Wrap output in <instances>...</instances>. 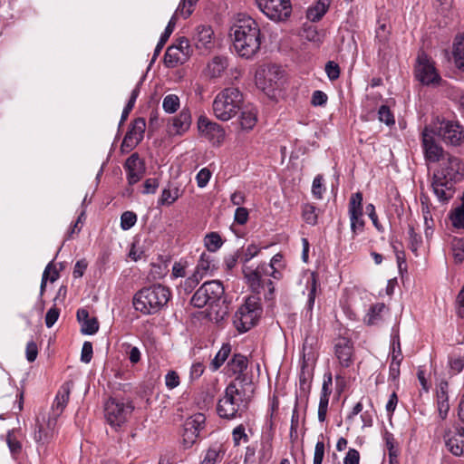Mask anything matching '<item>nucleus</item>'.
Returning a JSON list of instances; mask_svg holds the SVG:
<instances>
[{
  "label": "nucleus",
  "instance_id": "412c9836",
  "mask_svg": "<svg viewBox=\"0 0 464 464\" xmlns=\"http://www.w3.org/2000/svg\"><path fill=\"white\" fill-rule=\"evenodd\" d=\"M192 41L200 52H210L214 47V32L208 25H198L195 28Z\"/></svg>",
  "mask_w": 464,
  "mask_h": 464
},
{
  "label": "nucleus",
  "instance_id": "9d476101",
  "mask_svg": "<svg viewBox=\"0 0 464 464\" xmlns=\"http://www.w3.org/2000/svg\"><path fill=\"white\" fill-rule=\"evenodd\" d=\"M217 268L214 257L210 254L202 253L193 274L184 281L185 291L191 292L203 277L212 275Z\"/></svg>",
  "mask_w": 464,
  "mask_h": 464
},
{
  "label": "nucleus",
  "instance_id": "bf43d9fd",
  "mask_svg": "<svg viewBox=\"0 0 464 464\" xmlns=\"http://www.w3.org/2000/svg\"><path fill=\"white\" fill-rule=\"evenodd\" d=\"M323 181L324 179L322 175H317L313 181L312 192L313 195L318 199L322 198L323 193L324 191Z\"/></svg>",
  "mask_w": 464,
  "mask_h": 464
},
{
  "label": "nucleus",
  "instance_id": "6ab92c4d",
  "mask_svg": "<svg viewBox=\"0 0 464 464\" xmlns=\"http://www.w3.org/2000/svg\"><path fill=\"white\" fill-rule=\"evenodd\" d=\"M145 129V120L143 118L135 119L122 140L121 150L130 151L134 149L142 140Z\"/></svg>",
  "mask_w": 464,
  "mask_h": 464
},
{
  "label": "nucleus",
  "instance_id": "4be33fe9",
  "mask_svg": "<svg viewBox=\"0 0 464 464\" xmlns=\"http://www.w3.org/2000/svg\"><path fill=\"white\" fill-rule=\"evenodd\" d=\"M127 180L130 185L138 183L145 174V164L137 153L131 154L124 163Z\"/></svg>",
  "mask_w": 464,
  "mask_h": 464
},
{
  "label": "nucleus",
  "instance_id": "ddd939ff",
  "mask_svg": "<svg viewBox=\"0 0 464 464\" xmlns=\"http://www.w3.org/2000/svg\"><path fill=\"white\" fill-rule=\"evenodd\" d=\"M198 134L207 139L212 145L219 146L223 143L226 136L223 127L207 116L200 115L197 121Z\"/></svg>",
  "mask_w": 464,
  "mask_h": 464
},
{
  "label": "nucleus",
  "instance_id": "de8ad7c7",
  "mask_svg": "<svg viewBox=\"0 0 464 464\" xmlns=\"http://www.w3.org/2000/svg\"><path fill=\"white\" fill-rule=\"evenodd\" d=\"M392 360L402 361L400 336L398 332H393L392 335Z\"/></svg>",
  "mask_w": 464,
  "mask_h": 464
},
{
  "label": "nucleus",
  "instance_id": "c85d7f7f",
  "mask_svg": "<svg viewBox=\"0 0 464 464\" xmlns=\"http://www.w3.org/2000/svg\"><path fill=\"white\" fill-rule=\"evenodd\" d=\"M330 5V0H318L306 11V17L311 22H317L325 14Z\"/></svg>",
  "mask_w": 464,
  "mask_h": 464
},
{
  "label": "nucleus",
  "instance_id": "c756f323",
  "mask_svg": "<svg viewBox=\"0 0 464 464\" xmlns=\"http://www.w3.org/2000/svg\"><path fill=\"white\" fill-rule=\"evenodd\" d=\"M257 121V111L254 107H245L240 114V125L243 130H252Z\"/></svg>",
  "mask_w": 464,
  "mask_h": 464
},
{
  "label": "nucleus",
  "instance_id": "ea45409f",
  "mask_svg": "<svg viewBox=\"0 0 464 464\" xmlns=\"http://www.w3.org/2000/svg\"><path fill=\"white\" fill-rule=\"evenodd\" d=\"M204 245L209 252H216L223 245L220 236L216 232H211L206 235L204 238Z\"/></svg>",
  "mask_w": 464,
  "mask_h": 464
},
{
  "label": "nucleus",
  "instance_id": "7ed1b4c3",
  "mask_svg": "<svg viewBox=\"0 0 464 464\" xmlns=\"http://www.w3.org/2000/svg\"><path fill=\"white\" fill-rule=\"evenodd\" d=\"M247 407V399L243 387L231 382L225 390V394L218 400L217 412L220 418L232 420L240 417Z\"/></svg>",
  "mask_w": 464,
  "mask_h": 464
},
{
  "label": "nucleus",
  "instance_id": "f3484780",
  "mask_svg": "<svg viewBox=\"0 0 464 464\" xmlns=\"http://www.w3.org/2000/svg\"><path fill=\"white\" fill-rule=\"evenodd\" d=\"M348 214L353 234L356 235L358 232H362L365 223L362 218V194L361 192H356L351 196L348 206Z\"/></svg>",
  "mask_w": 464,
  "mask_h": 464
},
{
  "label": "nucleus",
  "instance_id": "f704fd0d",
  "mask_svg": "<svg viewBox=\"0 0 464 464\" xmlns=\"http://www.w3.org/2000/svg\"><path fill=\"white\" fill-rule=\"evenodd\" d=\"M453 58L456 66L464 71V34L455 39Z\"/></svg>",
  "mask_w": 464,
  "mask_h": 464
},
{
  "label": "nucleus",
  "instance_id": "c9c22d12",
  "mask_svg": "<svg viewBox=\"0 0 464 464\" xmlns=\"http://www.w3.org/2000/svg\"><path fill=\"white\" fill-rule=\"evenodd\" d=\"M53 261H51L46 266V267L43 273L41 286H40V295H43V294L45 290L47 280H50L52 283H53L59 278V272L53 266Z\"/></svg>",
  "mask_w": 464,
  "mask_h": 464
},
{
  "label": "nucleus",
  "instance_id": "bb28decb",
  "mask_svg": "<svg viewBox=\"0 0 464 464\" xmlns=\"http://www.w3.org/2000/svg\"><path fill=\"white\" fill-rule=\"evenodd\" d=\"M71 388L68 383H64L59 392L56 394V397L54 399L52 410H53V416L56 417V419L59 417V415L63 411L64 408L66 407L69 397H70Z\"/></svg>",
  "mask_w": 464,
  "mask_h": 464
},
{
  "label": "nucleus",
  "instance_id": "6e6552de",
  "mask_svg": "<svg viewBox=\"0 0 464 464\" xmlns=\"http://www.w3.org/2000/svg\"><path fill=\"white\" fill-rule=\"evenodd\" d=\"M434 131L431 128L425 126L421 132V147L424 159L428 163H439L445 157L447 158L450 155L437 141L438 137Z\"/></svg>",
  "mask_w": 464,
  "mask_h": 464
},
{
  "label": "nucleus",
  "instance_id": "9b49d317",
  "mask_svg": "<svg viewBox=\"0 0 464 464\" xmlns=\"http://www.w3.org/2000/svg\"><path fill=\"white\" fill-rule=\"evenodd\" d=\"M259 10L269 19L274 21H284L292 13L290 0H256Z\"/></svg>",
  "mask_w": 464,
  "mask_h": 464
},
{
  "label": "nucleus",
  "instance_id": "dca6fc26",
  "mask_svg": "<svg viewBox=\"0 0 464 464\" xmlns=\"http://www.w3.org/2000/svg\"><path fill=\"white\" fill-rule=\"evenodd\" d=\"M281 72L276 66H271L267 69H260L256 72V85L258 89L270 95L278 88V81Z\"/></svg>",
  "mask_w": 464,
  "mask_h": 464
},
{
  "label": "nucleus",
  "instance_id": "2eb2a0df",
  "mask_svg": "<svg viewBox=\"0 0 464 464\" xmlns=\"http://www.w3.org/2000/svg\"><path fill=\"white\" fill-rule=\"evenodd\" d=\"M433 173H442V176L450 180L459 182L464 177V166L458 157L450 154L439 162Z\"/></svg>",
  "mask_w": 464,
  "mask_h": 464
},
{
  "label": "nucleus",
  "instance_id": "473e14b6",
  "mask_svg": "<svg viewBox=\"0 0 464 464\" xmlns=\"http://www.w3.org/2000/svg\"><path fill=\"white\" fill-rule=\"evenodd\" d=\"M231 353V345L229 343H224L216 356L213 358L209 364V368L212 372L218 371L223 363L227 361Z\"/></svg>",
  "mask_w": 464,
  "mask_h": 464
},
{
  "label": "nucleus",
  "instance_id": "b1692460",
  "mask_svg": "<svg viewBox=\"0 0 464 464\" xmlns=\"http://www.w3.org/2000/svg\"><path fill=\"white\" fill-rule=\"evenodd\" d=\"M191 122V111L188 108L185 107L172 119V122L169 127V131L172 135L181 136L189 130Z\"/></svg>",
  "mask_w": 464,
  "mask_h": 464
},
{
  "label": "nucleus",
  "instance_id": "20e7f679",
  "mask_svg": "<svg viewBox=\"0 0 464 464\" xmlns=\"http://www.w3.org/2000/svg\"><path fill=\"white\" fill-rule=\"evenodd\" d=\"M243 94L237 88H226L213 101L214 115L220 121L232 119L241 109Z\"/></svg>",
  "mask_w": 464,
  "mask_h": 464
},
{
  "label": "nucleus",
  "instance_id": "2f4dec72",
  "mask_svg": "<svg viewBox=\"0 0 464 464\" xmlns=\"http://www.w3.org/2000/svg\"><path fill=\"white\" fill-rule=\"evenodd\" d=\"M389 34L390 31L386 24H380L376 29L375 41L378 44L379 54L385 53L388 49Z\"/></svg>",
  "mask_w": 464,
  "mask_h": 464
},
{
  "label": "nucleus",
  "instance_id": "603ef678",
  "mask_svg": "<svg viewBox=\"0 0 464 464\" xmlns=\"http://www.w3.org/2000/svg\"><path fill=\"white\" fill-rule=\"evenodd\" d=\"M303 218L307 224L315 225L317 222V214L315 207L306 204L303 208Z\"/></svg>",
  "mask_w": 464,
  "mask_h": 464
},
{
  "label": "nucleus",
  "instance_id": "e433bc0d",
  "mask_svg": "<svg viewBox=\"0 0 464 464\" xmlns=\"http://www.w3.org/2000/svg\"><path fill=\"white\" fill-rule=\"evenodd\" d=\"M386 310V306L383 303H378L372 305L366 314L365 322L367 324H374L379 319H381L382 314Z\"/></svg>",
  "mask_w": 464,
  "mask_h": 464
},
{
  "label": "nucleus",
  "instance_id": "5fc2aeb1",
  "mask_svg": "<svg viewBox=\"0 0 464 464\" xmlns=\"http://www.w3.org/2000/svg\"><path fill=\"white\" fill-rule=\"evenodd\" d=\"M449 410L450 405L448 396L445 392H441V393L438 394V411L441 419H445L447 417Z\"/></svg>",
  "mask_w": 464,
  "mask_h": 464
},
{
  "label": "nucleus",
  "instance_id": "39448f33",
  "mask_svg": "<svg viewBox=\"0 0 464 464\" xmlns=\"http://www.w3.org/2000/svg\"><path fill=\"white\" fill-rule=\"evenodd\" d=\"M262 309L255 297H249L233 316V324L239 333L250 330L257 322Z\"/></svg>",
  "mask_w": 464,
  "mask_h": 464
},
{
  "label": "nucleus",
  "instance_id": "0e129e2a",
  "mask_svg": "<svg viewBox=\"0 0 464 464\" xmlns=\"http://www.w3.org/2000/svg\"><path fill=\"white\" fill-rule=\"evenodd\" d=\"M315 343V339L314 337L307 336L303 343V356L304 360L307 358V360H310L313 358V345Z\"/></svg>",
  "mask_w": 464,
  "mask_h": 464
},
{
  "label": "nucleus",
  "instance_id": "6e6d98bb",
  "mask_svg": "<svg viewBox=\"0 0 464 464\" xmlns=\"http://www.w3.org/2000/svg\"><path fill=\"white\" fill-rule=\"evenodd\" d=\"M221 459L220 450L217 448H210L206 452L201 464H216Z\"/></svg>",
  "mask_w": 464,
  "mask_h": 464
},
{
  "label": "nucleus",
  "instance_id": "393cba45",
  "mask_svg": "<svg viewBox=\"0 0 464 464\" xmlns=\"http://www.w3.org/2000/svg\"><path fill=\"white\" fill-rule=\"evenodd\" d=\"M56 417H49L44 423H38L34 431V440L40 444L48 443L56 433Z\"/></svg>",
  "mask_w": 464,
  "mask_h": 464
},
{
  "label": "nucleus",
  "instance_id": "864d4df0",
  "mask_svg": "<svg viewBox=\"0 0 464 464\" xmlns=\"http://www.w3.org/2000/svg\"><path fill=\"white\" fill-rule=\"evenodd\" d=\"M6 443L13 455L19 454L22 450L20 441L14 437V431H8L6 435Z\"/></svg>",
  "mask_w": 464,
  "mask_h": 464
},
{
  "label": "nucleus",
  "instance_id": "37998d69",
  "mask_svg": "<svg viewBox=\"0 0 464 464\" xmlns=\"http://www.w3.org/2000/svg\"><path fill=\"white\" fill-rule=\"evenodd\" d=\"M206 418L202 413H197L188 417L185 421V427L189 429L196 428V431H199L203 429Z\"/></svg>",
  "mask_w": 464,
  "mask_h": 464
},
{
  "label": "nucleus",
  "instance_id": "72a5a7b5",
  "mask_svg": "<svg viewBox=\"0 0 464 464\" xmlns=\"http://www.w3.org/2000/svg\"><path fill=\"white\" fill-rule=\"evenodd\" d=\"M179 18L176 17L175 15H172L168 25L166 26L165 28V31L163 32V34H161L160 38V41L154 50V55H153V59L152 60H155L156 57L159 55V53L161 52L163 46L165 45V44L167 43V41L169 40L170 34H172L174 28H175V25H176V22Z\"/></svg>",
  "mask_w": 464,
  "mask_h": 464
},
{
  "label": "nucleus",
  "instance_id": "3c124183",
  "mask_svg": "<svg viewBox=\"0 0 464 464\" xmlns=\"http://www.w3.org/2000/svg\"><path fill=\"white\" fill-rule=\"evenodd\" d=\"M199 433L196 431V428L189 429V427L184 426V431L182 434L183 443L188 448L191 447L197 440Z\"/></svg>",
  "mask_w": 464,
  "mask_h": 464
},
{
  "label": "nucleus",
  "instance_id": "a878e982",
  "mask_svg": "<svg viewBox=\"0 0 464 464\" xmlns=\"http://www.w3.org/2000/svg\"><path fill=\"white\" fill-rule=\"evenodd\" d=\"M228 66L227 58L221 55L214 56L204 69V74L210 79L220 78Z\"/></svg>",
  "mask_w": 464,
  "mask_h": 464
},
{
  "label": "nucleus",
  "instance_id": "680f3d73",
  "mask_svg": "<svg viewBox=\"0 0 464 464\" xmlns=\"http://www.w3.org/2000/svg\"><path fill=\"white\" fill-rule=\"evenodd\" d=\"M173 45H176L181 53L185 54L188 58L190 57L192 53V49L188 38L180 37L177 40L175 44H173Z\"/></svg>",
  "mask_w": 464,
  "mask_h": 464
},
{
  "label": "nucleus",
  "instance_id": "4d7b16f0",
  "mask_svg": "<svg viewBox=\"0 0 464 464\" xmlns=\"http://www.w3.org/2000/svg\"><path fill=\"white\" fill-rule=\"evenodd\" d=\"M246 277L253 288H256L262 283H265V279L262 277L259 266H257L256 270L251 271L249 274H246Z\"/></svg>",
  "mask_w": 464,
  "mask_h": 464
},
{
  "label": "nucleus",
  "instance_id": "4c0bfd02",
  "mask_svg": "<svg viewBox=\"0 0 464 464\" xmlns=\"http://www.w3.org/2000/svg\"><path fill=\"white\" fill-rule=\"evenodd\" d=\"M198 0H181L173 15L184 19L193 13V7Z\"/></svg>",
  "mask_w": 464,
  "mask_h": 464
},
{
  "label": "nucleus",
  "instance_id": "052dcab7",
  "mask_svg": "<svg viewBox=\"0 0 464 464\" xmlns=\"http://www.w3.org/2000/svg\"><path fill=\"white\" fill-rule=\"evenodd\" d=\"M409 240H410V248L412 252H417L418 248L421 245V237L419 234H417L413 228V227H409Z\"/></svg>",
  "mask_w": 464,
  "mask_h": 464
},
{
  "label": "nucleus",
  "instance_id": "f8f14e48",
  "mask_svg": "<svg viewBox=\"0 0 464 464\" xmlns=\"http://www.w3.org/2000/svg\"><path fill=\"white\" fill-rule=\"evenodd\" d=\"M443 440L447 450L456 457H464V426L452 423L445 428Z\"/></svg>",
  "mask_w": 464,
  "mask_h": 464
},
{
  "label": "nucleus",
  "instance_id": "cd10ccee",
  "mask_svg": "<svg viewBox=\"0 0 464 464\" xmlns=\"http://www.w3.org/2000/svg\"><path fill=\"white\" fill-rule=\"evenodd\" d=\"M189 58L185 54L181 53L177 48L176 45H171L168 47L165 56L164 62L167 67L173 68L178 66L179 64L185 63Z\"/></svg>",
  "mask_w": 464,
  "mask_h": 464
},
{
  "label": "nucleus",
  "instance_id": "a18cd8bd",
  "mask_svg": "<svg viewBox=\"0 0 464 464\" xmlns=\"http://www.w3.org/2000/svg\"><path fill=\"white\" fill-rule=\"evenodd\" d=\"M303 37L316 44H320L323 41V34L314 25H308L304 28Z\"/></svg>",
  "mask_w": 464,
  "mask_h": 464
},
{
  "label": "nucleus",
  "instance_id": "79ce46f5",
  "mask_svg": "<svg viewBox=\"0 0 464 464\" xmlns=\"http://www.w3.org/2000/svg\"><path fill=\"white\" fill-rule=\"evenodd\" d=\"M451 249L455 261L461 263L464 260V239L454 238L451 242Z\"/></svg>",
  "mask_w": 464,
  "mask_h": 464
},
{
  "label": "nucleus",
  "instance_id": "423d86ee",
  "mask_svg": "<svg viewBox=\"0 0 464 464\" xmlns=\"http://www.w3.org/2000/svg\"><path fill=\"white\" fill-rule=\"evenodd\" d=\"M427 127L435 130V135L448 145L460 146L464 141V129L458 121L443 120Z\"/></svg>",
  "mask_w": 464,
  "mask_h": 464
},
{
  "label": "nucleus",
  "instance_id": "7c9ffc66",
  "mask_svg": "<svg viewBox=\"0 0 464 464\" xmlns=\"http://www.w3.org/2000/svg\"><path fill=\"white\" fill-rule=\"evenodd\" d=\"M308 284L310 285V288L307 295V303L305 305V316L309 319H312L313 316V308L314 305V301L317 294V279L314 273L311 275L310 279L308 280Z\"/></svg>",
  "mask_w": 464,
  "mask_h": 464
},
{
  "label": "nucleus",
  "instance_id": "13d9d810",
  "mask_svg": "<svg viewBox=\"0 0 464 464\" xmlns=\"http://www.w3.org/2000/svg\"><path fill=\"white\" fill-rule=\"evenodd\" d=\"M325 72L330 81H335L340 76V67L334 61H329L325 64Z\"/></svg>",
  "mask_w": 464,
  "mask_h": 464
},
{
  "label": "nucleus",
  "instance_id": "338daca9",
  "mask_svg": "<svg viewBox=\"0 0 464 464\" xmlns=\"http://www.w3.org/2000/svg\"><path fill=\"white\" fill-rule=\"evenodd\" d=\"M167 388L172 390L179 385V376L175 371L169 372L165 376Z\"/></svg>",
  "mask_w": 464,
  "mask_h": 464
},
{
  "label": "nucleus",
  "instance_id": "f257e3e1",
  "mask_svg": "<svg viewBox=\"0 0 464 464\" xmlns=\"http://www.w3.org/2000/svg\"><path fill=\"white\" fill-rule=\"evenodd\" d=\"M229 35L240 57L251 59L259 52L263 37L258 24L252 17L239 14L230 27Z\"/></svg>",
  "mask_w": 464,
  "mask_h": 464
},
{
  "label": "nucleus",
  "instance_id": "49530a36",
  "mask_svg": "<svg viewBox=\"0 0 464 464\" xmlns=\"http://www.w3.org/2000/svg\"><path fill=\"white\" fill-rule=\"evenodd\" d=\"M99 322L96 317H91L81 324V332L83 334L92 335L98 332Z\"/></svg>",
  "mask_w": 464,
  "mask_h": 464
},
{
  "label": "nucleus",
  "instance_id": "f03ea898",
  "mask_svg": "<svg viewBox=\"0 0 464 464\" xmlns=\"http://www.w3.org/2000/svg\"><path fill=\"white\" fill-rule=\"evenodd\" d=\"M170 291L161 285L144 287L135 294L133 306L143 314H152L164 307L170 298Z\"/></svg>",
  "mask_w": 464,
  "mask_h": 464
},
{
  "label": "nucleus",
  "instance_id": "69168bd1",
  "mask_svg": "<svg viewBox=\"0 0 464 464\" xmlns=\"http://www.w3.org/2000/svg\"><path fill=\"white\" fill-rule=\"evenodd\" d=\"M92 344L91 342H84L81 353V361L84 363H89L92 358Z\"/></svg>",
  "mask_w": 464,
  "mask_h": 464
},
{
  "label": "nucleus",
  "instance_id": "58836bf2",
  "mask_svg": "<svg viewBox=\"0 0 464 464\" xmlns=\"http://www.w3.org/2000/svg\"><path fill=\"white\" fill-rule=\"evenodd\" d=\"M449 217L454 227L464 228V204H460L451 210Z\"/></svg>",
  "mask_w": 464,
  "mask_h": 464
},
{
  "label": "nucleus",
  "instance_id": "a211bd4d",
  "mask_svg": "<svg viewBox=\"0 0 464 464\" xmlns=\"http://www.w3.org/2000/svg\"><path fill=\"white\" fill-rule=\"evenodd\" d=\"M456 183L442 176V173H433L430 186L438 200L445 203L453 198Z\"/></svg>",
  "mask_w": 464,
  "mask_h": 464
},
{
  "label": "nucleus",
  "instance_id": "8fccbe9b",
  "mask_svg": "<svg viewBox=\"0 0 464 464\" xmlns=\"http://www.w3.org/2000/svg\"><path fill=\"white\" fill-rule=\"evenodd\" d=\"M378 119L386 125L391 126L395 123L394 116L386 105H382L378 111Z\"/></svg>",
  "mask_w": 464,
  "mask_h": 464
},
{
  "label": "nucleus",
  "instance_id": "0eeeda50",
  "mask_svg": "<svg viewBox=\"0 0 464 464\" xmlns=\"http://www.w3.org/2000/svg\"><path fill=\"white\" fill-rule=\"evenodd\" d=\"M225 289L218 280L205 282L193 295L191 304L198 308L217 303L224 295Z\"/></svg>",
  "mask_w": 464,
  "mask_h": 464
},
{
  "label": "nucleus",
  "instance_id": "1a4fd4ad",
  "mask_svg": "<svg viewBox=\"0 0 464 464\" xmlns=\"http://www.w3.org/2000/svg\"><path fill=\"white\" fill-rule=\"evenodd\" d=\"M134 406L130 401L123 402L116 399H110L104 407L105 418L112 427H121L131 414Z\"/></svg>",
  "mask_w": 464,
  "mask_h": 464
},
{
  "label": "nucleus",
  "instance_id": "a19ab883",
  "mask_svg": "<svg viewBox=\"0 0 464 464\" xmlns=\"http://www.w3.org/2000/svg\"><path fill=\"white\" fill-rule=\"evenodd\" d=\"M162 108L167 113H174L179 108V98L176 94H168L162 102Z\"/></svg>",
  "mask_w": 464,
  "mask_h": 464
},
{
  "label": "nucleus",
  "instance_id": "4468645a",
  "mask_svg": "<svg viewBox=\"0 0 464 464\" xmlns=\"http://www.w3.org/2000/svg\"><path fill=\"white\" fill-rule=\"evenodd\" d=\"M416 78L425 85L435 84L440 81L434 63L424 53H420L417 58L415 66Z\"/></svg>",
  "mask_w": 464,
  "mask_h": 464
},
{
  "label": "nucleus",
  "instance_id": "aec40b11",
  "mask_svg": "<svg viewBox=\"0 0 464 464\" xmlns=\"http://www.w3.org/2000/svg\"><path fill=\"white\" fill-rule=\"evenodd\" d=\"M247 358L240 353L234 354L231 360L228 361L227 364V374L235 376V380L233 382H236L237 385L246 382L247 377L246 371L247 369Z\"/></svg>",
  "mask_w": 464,
  "mask_h": 464
},
{
  "label": "nucleus",
  "instance_id": "09e8293b",
  "mask_svg": "<svg viewBox=\"0 0 464 464\" xmlns=\"http://www.w3.org/2000/svg\"><path fill=\"white\" fill-rule=\"evenodd\" d=\"M137 222V215L132 211H125L121 217V227L123 230L131 228Z\"/></svg>",
  "mask_w": 464,
  "mask_h": 464
},
{
  "label": "nucleus",
  "instance_id": "774afa93",
  "mask_svg": "<svg viewBox=\"0 0 464 464\" xmlns=\"http://www.w3.org/2000/svg\"><path fill=\"white\" fill-rule=\"evenodd\" d=\"M343 464H360V453L355 449H350L344 459Z\"/></svg>",
  "mask_w": 464,
  "mask_h": 464
},
{
  "label": "nucleus",
  "instance_id": "5701e85b",
  "mask_svg": "<svg viewBox=\"0 0 464 464\" xmlns=\"http://www.w3.org/2000/svg\"><path fill=\"white\" fill-rule=\"evenodd\" d=\"M334 353L343 368H348L353 363V343L351 340L341 337L334 344Z\"/></svg>",
  "mask_w": 464,
  "mask_h": 464
},
{
  "label": "nucleus",
  "instance_id": "c03bdc74",
  "mask_svg": "<svg viewBox=\"0 0 464 464\" xmlns=\"http://www.w3.org/2000/svg\"><path fill=\"white\" fill-rule=\"evenodd\" d=\"M179 198L178 189H174L173 191L169 188H164L161 192L160 198L158 200L159 205L162 206H169L173 202H175Z\"/></svg>",
  "mask_w": 464,
  "mask_h": 464
},
{
  "label": "nucleus",
  "instance_id": "e2e57ef3",
  "mask_svg": "<svg viewBox=\"0 0 464 464\" xmlns=\"http://www.w3.org/2000/svg\"><path fill=\"white\" fill-rule=\"evenodd\" d=\"M211 178V172L208 169H201L196 176L198 187L204 188L208 183Z\"/></svg>",
  "mask_w": 464,
  "mask_h": 464
}]
</instances>
